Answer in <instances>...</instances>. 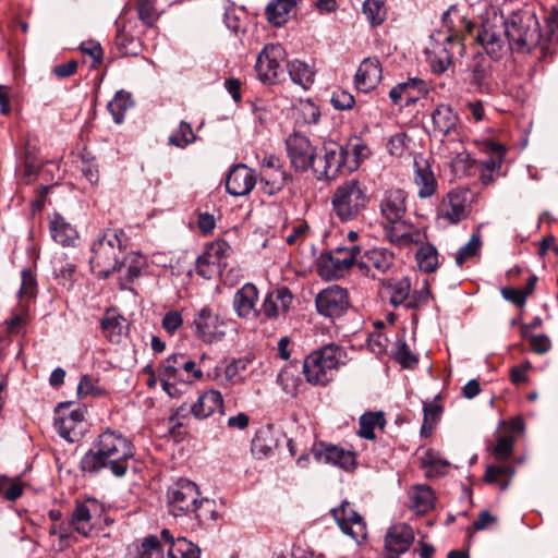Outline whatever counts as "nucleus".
<instances>
[{"mask_svg": "<svg viewBox=\"0 0 558 558\" xmlns=\"http://www.w3.org/2000/svg\"><path fill=\"white\" fill-rule=\"evenodd\" d=\"M539 38L538 21L530 11L514 12L507 20L494 13L483 22L476 35V41L494 59L500 56L506 40L511 50L527 52L538 44Z\"/></svg>", "mask_w": 558, "mask_h": 558, "instance_id": "nucleus-1", "label": "nucleus"}, {"mask_svg": "<svg viewBox=\"0 0 558 558\" xmlns=\"http://www.w3.org/2000/svg\"><path fill=\"white\" fill-rule=\"evenodd\" d=\"M134 453V446L126 437L107 429L98 436L93 448L83 456L81 470L84 473L97 474L108 469L116 477H122Z\"/></svg>", "mask_w": 558, "mask_h": 558, "instance_id": "nucleus-2", "label": "nucleus"}, {"mask_svg": "<svg viewBox=\"0 0 558 558\" xmlns=\"http://www.w3.org/2000/svg\"><path fill=\"white\" fill-rule=\"evenodd\" d=\"M457 15L459 23L466 34H471L475 25L458 15L456 5H451L442 14V25L448 34L437 32L430 36V45L426 48L427 61L434 73H444L451 64L453 48H460L462 41L461 31L453 23L451 16Z\"/></svg>", "mask_w": 558, "mask_h": 558, "instance_id": "nucleus-3", "label": "nucleus"}, {"mask_svg": "<svg viewBox=\"0 0 558 558\" xmlns=\"http://www.w3.org/2000/svg\"><path fill=\"white\" fill-rule=\"evenodd\" d=\"M129 238L122 229H107L97 236L90 247L92 271L101 279L120 268V254L126 250Z\"/></svg>", "mask_w": 558, "mask_h": 558, "instance_id": "nucleus-4", "label": "nucleus"}, {"mask_svg": "<svg viewBox=\"0 0 558 558\" xmlns=\"http://www.w3.org/2000/svg\"><path fill=\"white\" fill-rule=\"evenodd\" d=\"M369 203L368 189L357 179L343 181L331 195L332 213L341 222H351L363 217Z\"/></svg>", "mask_w": 558, "mask_h": 558, "instance_id": "nucleus-5", "label": "nucleus"}, {"mask_svg": "<svg viewBox=\"0 0 558 558\" xmlns=\"http://www.w3.org/2000/svg\"><path fill=\"white\" fill-rule=\"evenodd\" d=\"M347 363L345 350L335 343L326 344L310 353L303 362L306 381L325 386L330 383L338 369Z\"/></svg>", "mask_w": 558, "mask_h": 558, "instance_id": "nucleus-6", "label": "nucleus"}, {"mask_svg": "<svg viewBox=\"0 0 558 558\" xmlns=\"http://www.w3.org/2000/svg\"><path fill=\"white\" fill-rule=\"evenodd\" d=\"M102 524H108L104 504L95 498L75 502L70 518V525L74 532L89 538L101 529Z\"/></svg>", "mask_w": 558, "mask_h": 558, "instance_id": "nucleus-7", "label": "nucleus"}, {"mask_svg": "<svg viewBox=\"0 0 558 558\" xmlns=\"http://www.w3.org/2000/svg\"><path fill=\"white\" fill-rule=\"evenodd\" d=\"M199 497L198 487L186 478H180L167 490L169 512L173 517L191 515Z\"/></svg>", "mask_w": 558, "mask_h": 558, "instance_id": "nucleus-8", "label": "nucleus"}, {"mask_svg": "<svg viewBox=\"0 0 558 558\" xmlns=\"http://www.w3.org/2000/svg\"><path fill=\"white\" fill-rule=\"evenodd\" d=\"M228 322L209 306H203L194 314L193 327L196 337L205 343L221 341L227 333Z\"/></svg>", "mask_w": 558, "mask_h": 558, "instance_id": "nucleus-9", "label": "nucleus"}, {"mask_svg": "<svg viewBox=\"0 0 558 558\" xmlns=\"http://www.w3.org/2000/svg\"><path fill=\"white\" fill-rule=\"evenodd\" d=\"M347 171L345 149L337 143L323 146V155L316 157L313 174L318 181L335 180L340 173Z\"/></svg>", "mask_w": 558, "mask_h": 558, "instance_id": "nucleus-10", "label": "nucleus"}, {"mask_svg": "<svg viewBox=\"0 0 558 558\" xmlns=\"http://www.w3.org/2000/svg\"><path fill=\"white\" fill-rule=\"evenodd\" d=\"M231 247L225 240H216L206 245L196 260V274L205 279L220 275L227 267Z\"/></svg>", "mask_w": 558, "mask_h": 558, "instance_id": "nucleus-11", "label": "nucleus"}, {"mask_svg": "<svg viewBox=\"0 0 558 558\" xmlns=\"http://www.w3.org/2000/svg\"><path fill=\"white\" fill-rule=\"evenodd\" d=\"M286 50L280 44H268L258 53L255 70L258 78L265 84H275L283 73L282 62Z\"/></svg>", "mask_w": 558, "mask_h": 558, "instance_id": "nucleus-12", "label": "nucleus"}, {"mask_svg": "<svg viewBox=\"0 0 558 558\" xmlns=\"http://www.w3.org/2000/svg\"><path fill=\"white\" fill-rule=\"evenodd\" d=\"M286 149L291 168L296 172L313 171L317 153L307 136L294 132L286 138Z\"/></svg>", "mask_w": 558, "mask_h": 558, "instance_id": "nucleus-13", "label": "nucleus"}, {"mask_svg": "<svg viewBox=\"0 0 558 558\" xmlns=\"http://www.w3.org/2000/svg\"><path fill=\"white\" fill-rule=\"evenodd\" d=\"M395 254L386 247H372L359 256L357 268L373 279L388 274L395 266Z\"/></svg>", "mask_w": 558, "mask_h": 558, "instance_id": "nucleus-14", "label": "nucleus"}, {"mask_svg": "<svg viewBox=\"0 0 558 558\" xmlns=\"http://www.w3.org/2000/svg\"><path fill=\"white\" fill-rule=\"evenodd\" d=\"M71 402L60 403L54 411V427L59 435L74 442L82 434L84 413L81 409L70 410Z\"/></svg>", "mask_w": 558, "mask_h": 558, "instance_id": "nucleus-15", "label": "nucleus"}, {"mask_svg": "<svg viewBox=\"0 0 558 558\" xmlns=\"http://www.w3.org/2000/svg\"><path fill=\"white\" fill-rule=\"evenodd\" d=\"M315 303L318 313L326 317H339L350 306L348 291L339 286H331L320 291Z\"/></svg>", "mask_w": 558, "mask_h": 558, "instance_id": "nucleus-16", "label": "nucleus"}, {"mask_svg": "<svg viewBox=\"0 0 558 558\" xmlns=\"http://www.w3.org/2000/svg\"><path fill=\"white\" fill-rule=\"evenodd\" d=\"M167 376L184 383H191L203 378L201 364L190 356L177 353L168 356L160 365Z\"/></svg>", "mask_w": 558, "mask_h": 558, "instance_id": "nucleus-17", "label": "nucleus"}, {"mask_svg": "<svg viewBox=\"0 0 558 558\" xmlns=\"http://www.w3.org/2000/svg\"><path fill=\"white\" fill-rule=\"evenodd\" d=\"M331 513L344 534L356 542L365 539L367 534L366 523L363 517L351 507L350 502L343 501L338 508H333Z\"/></svg>", "mask_w": 558, "mask_h": 558, "instance_id": "nucleus-18", "label": "nucleus"}, {"mask_svg": "<svg viewBox=\"0 0 558 558\" xmlns=\"http://www.w3.org/2000/svg\"><path fill=\"white\" fill-rule=\"evenodd\" d=\"M312 454L318 462L329 463L344 471L355 466V454L336 445L318 442L312 447Z\"/></svg>", "mask_w": 558, "mask_h": 558, "instance_id": "nucleus-19", "label": "nucleus"}, {"mask_svg": "<svg viewBox=\"0 0 558 558\" xmlns=\"http://www.w3.org/2000/svg\"><path fill=\"white\" fill-rule=\"evenodd\" d=\"M466 196L468 191H450L437 208V218L450 225H456L465 219L468 216Z\"/></svg>", "mask_w": 558, "mask_h": 558, "instance_id": "nucleus-20", "label": "nucleus"}, {"mask_svg": "<svg viewBox=\"0 0 558 558\" xmlns=\"http://www.w3.org/2000/svg\"><path fill=\"white\" fill-rule=\"evenodd\" d=\"M432 126L435 136L459 135L462 129L458 112L449 104H439L432 112Z\"/></svg>", "mask_w": 558, "mask_h": 558, "instance_id": "nucleus-21", "label": "nucleus"}, {"mask_svg": "<svg viewBox=\"0 0 558 558\" xmlns=\"http://www.w3.org/2000/svg\"><path fill=\"white\" fill-rule=\"evenodd\" d=\"M407 192L402 189L386 190L379 201L380 215L390 223L401 221L407 211Z\"/></svg>", "mask_w": 558, "mask_h": 558, "instance_id": "nucleus-22", "label": "nucleus"}, {"mask_svg": "<svg viewBox=\"0 0 558 558\" xmlns=\"http://www.w3.org/2000/svg\"><path fill=\"white\" fill-rule=\"evenodd\" d=\"M427 84L420 77H410L405 82L398 83L389 92V98L395 105L404 101V106L410 107L417 102L427 94Z\"/></svg>", "mask_w": 558, "mask_h": 558, "instance_id": "nucleus-23", "label": "nucleus"}, {"mask_svg": "<svg viewBox=\"0 0 558 558\" xmlns=\"http://www.w3.org/2000/svg\"><path fill=\"white\" fill-rule=\"evenodd\" d=\"M255 185V173L244 163L233 166L226 179V190L233 196L247 195Z\"/></svg>", "mask_w": 558, "mask_h": 558, "instance_id": "nucleus-24", "label": "nucleus"}, {"mask_svg": "<svg viewBox=\"0 0 558 558\" xmlns=\"http://www.w3.org/2000/svg\"><path fill=\"white\" fill-rule=\"evenodd\" d=\"M293 295L288 288H277L269 291L262 304L260 313L270 320L278 319L280 316H284L291 304Z\"/></svg>", "mask_w": 558, "mask_h": 558, "instance_id": "nucleus-25", "label": "nucleus"}, {"mask_svg": "<svg viewBox=\"0 0 558 558\" xmlns=\"http://www.w3.org/2000/svg\"><path fill=\"white\" fill-rule=\"evenodd\" d=\"M257 301L258 290L256 286L247 282L234 293L232 308L239 318L248 319L256 317L258 315L256 308Z\"/></svg>", "mask_w": 558, "mask_h": 558, "instance_id": "nucleus-26", "label": "nucleus"}, {"mask_svg": "<svg viewBox=\"0 0 558 558\" xmlns=\"http://www.w3.org/2000/svg\"><path fill=\"white\" fill-rule=\"evenodd\" d=\"M414 541V533L410 525L399 523L390 526L385 536V548L395 556L408 551Z\"/></svg>", "mask_w": 558, "mask_h": 558, "instance_id": "nucleus-27", "label": "nucleus"}, {"mask_svg": "<svg viewBox=\"0 0 558 558\" xmlns=\"http://www.w3.org/2000/svg\"><path fill=\"white\" fill-rule=\"evenodd\" d=\"M383 69L378 59H364L355 74L356 88L363 93L373 90L381 81Z\"/></svg>", "mask_w": 558, "mask_h": 558, "instance_id": "nucleus-28", "label": "nucleus"}, {"mask_svg": "<svg viewBox=\"0 0 558 558\" xmlns=\"http://www.w3.org/2000/svg\"><path fill=\"white\" fill-rule=\"evenodd\" d=\"M146 266L145 257L140 253H129L123 259H120V268L114 269V272H119V284L122 290L129 289L130 284L137 279L142 270Z\"/></svg>", "mask_w": 558, "mask_h": 558, "instance_id": "nucleus-29", "label": "nucleus"}, {"mask_svg": "<svg viewBox=\"0 0 558 558\" xmlns=\"http://www.w3.org/2000/svg\"><path fill=\"white\" fill-rule=\"evenodd\" d=\"M413 183L417 190V196L422 199L429 198L436 194L438 182L426 160L414 161Z\"/></svg>", "mask_w": 558, "mask_h": 558, "instance_id": "nucleus-30", "label": "nucleus"}, {"mask_svg": "<svg viewBox=\"0 0 558 558\" xmlns=\"http://www.w3.org/2000/svg\"><path fill=\"white\" fill-rule=\"evenodd\" d=\"M191 412L198 420L207 418L215 412L223 414V398L221 393L214 389L204 392L191 407Z\"/></svg>", "mask_w": 558, "mask_h": 558, "instance_id": "nucleus-31", "label": "nucleus"}, {"mask_svg": "<svg viewBox=\"0 0 558 558\" xmlns=\"http://www.w3.org/2000/svg\"><path fill=\"white\" fill-rule=\"evenodd\" d=\"M302 0H272L266 9L267 21L275 27L283 26L294 14L295 8Z\"/></svg>", "mask_w": 558, "mask_h": 558, "instance_id": "nucleus-32", "label": "nucleus"}, {"mask_svg": "<svg viewBox=\"0 0 558 558\" xmlns=\"http://www.w3.org/2000/svg\"><path fill=\"white\" fill-rule=\"evenodd\" d=\"M51 238L62 246H72L78 238L75 228L65 221V219L54 214L49 222Z\"/></svg>", "mask_w": 558, "mask_h": 558, "instance_id": "nucleus-33", "label": "nucleus"}, {"mask_svg": "<svg viewBox=\"0 0 558 558\" xmlns=\"http://www.w3.org/2000/svg\"><path fill=\"white\" fill-rule=\"evenodd\" d=\"M470 83L481 93H490L493 90L492 63L483 58L474 59L471 68Z\"/></svg>", "mask_w": 558, "mask_h": 558, "instance_id": "nucleus-34", "label": "nucleus"}, {"mask_svg": "<svg viewBox=\"0 0 558 558\" xmlns=\"http://www.w3.org/2000/svg\"><path fill=\"white\" fill-rule=\"evenodd\" d=\"M360 247L357 245L339 246L329 254V262L335 269L336 275L350 269L354 264L357 265Z\"/></svg>", "mask_w": 558, "mask_h": 558, "instance_id": "nucleus-35", "label": "nucleus"}, {"mask_svg": "<svg viewBox=\"0 0 558 558\" xmlns=\"http://www.w3.org/2000/svg\"><path fill=\"white\" fill-rule=\"evenodd\" d=\"M381 284L386 289L389 303L393 307H398L400 305H404L407 307V302H409L411 292V281L408 277L384 280Z\"/></svg>", "mask_w": 558, "mask_h": 558, "instance_id": "nucleus-36", "label": "nucleus"}, {"mask_svg": "<svg viewBox=\"0 0 558 558\" xmlns=\"http://www.w3.org/2000/svg\"><path fill=\"white\" fill-rule=\"evenodd\" d=\"M514 474L515 469L511 463L500 462L486 468L484 481L487 484L498 486L500 490H505L510 485Z\"/></svg>", "mask_w": 558, "mask_h": 558, "instance_id": "nucleus-37", "label": "nucleus"}, {"mask_svg": "<svg viewBox=\"0 0 558 558\" xmlns=\"http://www.w3.org/2000/svg\"><path fill=\"white\" fill-rule=\"evenodd\" d=\"M426 235L420 229L409 226L404 230L395 227L389 232V240L392 244L400 247H408L412 244H421L425 241Z\"/></svg>", "mask_w": 558, "mask_h": 558, "instance_id": "nucleus-38", "label": "nucleus"}, {"mask_svg": "<svg viewBox=\"0 0 558 558\" xmlns=\"http://www.w3.org/2000/svg\"><path fill=\"white\" fill-rule=\"evenodd\" d=\"M288 178L289 175L283 167L260 172L262 191L265 194L275 195L284 187Z\"/></svg>", "mask_w": 558, "mask_h": 558, "instance_id": "nucleus-39", "label": "nucleus"}, {"mask_svg": "<svg viewBox=\"0 0 558 558\" xmlns=\"http://www.w3.org/2000/svg\"><path fill=\"white\" fill-rule=\"evenodd\" d=\"M288 73L293 83L307 89L314 83L315 72L313 69L301 60H292L287 64Z\"/></svg>", "mask_w": 558, "mask_h": 558, "instance_id": "nucleus-40", "label": "nucleus"}, {"mask_svg": "<svg viewBox=\"0 0 558 558\" xmlns=\"http://www.w3.org/2000/svg\"><path fill=\"white\" fill-rule=\"evenodd\" d=\"M342 148L345 149L347 172L355 171L367 157V146L359 137L349 141Z\"/></svg>", "mask_w": 558, "mask_h": 558, "instance_id": "nucleus-41", "label": "nucleus"}, {"mask_svg": "<svg viewBox=\"0 0 558 558\" xmlns=\"http://www.w3.org/2000/svg\"><path fill=\"white\" fill-rule=\"evenodd\" d=\"M105 337L111 342H118L125 328V319L114 312L107 311L100 322Z\"/></svg>", "mask_w": 558, "mask_h": 558, "instance_id": "nucleus-42", "label": "nucleus"}, {"mask_svg": "<svg viewBox=\"0 0 558 558\" xmlns=\"http://www.w3.org/2000/svg\"><path fill=\"white\" fill-rule=\"evenodd\" d=\"M114 45L123 57L137 56L141 49L140 40L128 32L124 25H118Z\"/></svg>", "mask_w": 558, "mask_h": 558, "instance_id": "nucleus-43", "label": "nucleus"}, {"mask_svg": "<svg viewBox=\"0 0 558 558\" xmlns=\"http://www.w3.org/2000/svg\"><path fill=\"white\" fill-rule=\"evenodd\" d=\"M411 500L415 511L425 514L434 508L435 495L429 486L417 485L413 487Z\"/></svg>", "mask_w": 558, "mask_h": 558, "instance_id": "nucleus-44", "label": "nucleus"}, {"mask_svg": "<svg viewBox=\"0 0 558 558\" xmlns=\"http://www.w3.org/2000/svg\"><path fill=\"white\" fill-rule=\"evenodd\" d=\"M417 265L425 272H434L438 268V252L430 243H421V247L415 254Z\"/></svg>", "mask_w": 558, "mask_h": 558, "instance_id": "nucleus-45", "label": "nucleus"}, {"mask_svg": "<svg viewBox=\"0 0 558 558\" xmlns=\"http://www.w3.org/2000/svg\"><path fill=\"white\" fill-rule=\"evenodd\" d=\"M296 123L316 124L320 118L319 108L310 99L300 100L293 108Z\"/></svg>", "mask_w": 558, "mask_h": 558, "instance_id": "nucleus-46", "label": "nucleus"}, {"mask_svg": "<svg viewBox=\"0 0 558 558\" xmlns=\"http://www.w3.org/2000/svg\"><path fill=\"white\" fill-rule=\"evenodd\" d=\"M386 420L383 412H367L360 417L359 435L365 439H374L376 427L384 428Z\"/></svg>", "mask_w": 558, "mask_h": 558, "instance_id": "nucleus-47", "label": "nucleus"}, {"mask_svg": "<svg viewBox=\"0 0 558 558\" xmlns=\"http://www.w3.org/2000/svg\"><path fill=\"white\" fill-rule=\"evenodd\" d=\"M216 508L217 506L214 499L198 498L197 502L194 505L192 514L202 524L215 522L219 518V513Z\"/></svg>", "mask_w": 558, "mask_h": 558, "instance_id": "nucleus-48", "label": "nucleus"}, {"mask_svg": "<svg viewBox=\"0 0 558 558\" xmlns=\"http://www.w3.org/2000/svg\"><path fill=\"white\" fill-rule=\"evenodd\" d=\"M276 441L270 437L269 432H258L252 440L251 451L257 459L268 457L275 449Z\"/></svg>", "mask_w": 558, "mask_h": 558, "instance_id": "nucleus-49", "label": "nucleus"}, {"mask_svg": "<svg viewBox=\"0 0 558 558\" xmlns=\"http://www.w3.org/2000/svg\"><path fill=\"white\" fill-rule=\"evenodd\" d=\"M131 106L130 94L120 90L117 92L114 98L108 104V110L112 114L114 122L120 124L123 122L125 112Z\"/></svg>", "mask_w": 558, "mask_h": 558, "instance_id": "nucleus-50", "label": "nucleus"}, {"mask_svg": "<svg viewBox=\"0 0 558 558\" xmlns=\"http://www.w3.org/2000/svg\"><path fill=\"white\" fill-rule=\"evenodd\" d=\"M168 558H199V549L185 537H179L167 549Z\"/></svg>", "mask_w": 558, "mask_h": 558, "instance_id": "nucleus-51", "label": "nucleus"}, {"mask_svg": "<svg viewBox=\"0 0 558 558\" xmlns=\"http://www.w3.org/2000/svg\"><path fill=\"white\" fill-rule=\"evenodd\" d=\"M135 9L140 21L146 27H153L159 20V12L153 0H137Z\"/></svg>", "mask_w": 558, "mask_h": 558, "instance_id": "nucleus-52", "label": "nucleus"}, {"mask_svg": "<svg viewBox=\"0 0 558 558\" xmlns=\"http://www.w3.org/2000/svg\"><path fill=\"white\" fill-rule=\"evenodd\" d=\"M362 10L372 25H380L386 19L385 0H365Z\"/></svg>", "mask_w": 558, "mask_h": 558, "instance_id": "nucleus-53", "label": "nucleus"}, {"mask_svg": "<svg viewBox=\"0 0 558 558\" xmlns=\"http://www.w3.org/2000/svg\"><path fill=\"white\" fill-rule=\"evenodd\" d=\"M196 136L191 124L185 121H181L178 130L169 136L168 143L169 145L178 148H185L187 145L192 144Z\"/></svg>", "mask_w": 558, "mask_h": 558, "instance_id": "nucleus-54", "label": "nucleus"}, {"mask_svg": "<svg viewBox=\"0 0 558 558\" xmlns=\"http://www.w3.org/2000/svg\"><path fill=\"white\" fill-rule=\"evenodd\" d=\"M136 558H163V548L158 536L149 535L142 541Z\"/></svg>", "mask_w": 558, "mask_h": 558, "instance_id": "nucleus-55", "label": "nucleus"}, {"mask_svg": "<svg viewBox=\"0 0 558 558\" xmlns=\"http://www.w3.org/2000/svg\"><path fill=\"white\" fill-rule=\"evenodd\" d=\"M482 239L478 232H475L471 235L469 242L461 246L456 254V264L458 266H462L463 263L471 257L475 256L481 248Z\"/></svg>", "mask_w": 558, "mask_h": 558, "instance_id": "nucleus-56", "label": "nucleus"}, {"mask_svg": "<svg viewBox=\"0 0 558 558\" xmlns=\"http://www.w3.org/2000/svg\"><path fill=\"white\" fill-rule=\"evenodd\" d=\"M22 492L23 486L19 480L0 476V497L14 501L22 495Z\"/></svg>", "mask_w": 558, "mask_h": 558, "instance_id": "nucleus-57", "label": "nucleus"}, {"mask_svg": "<svg viewBox=\"0 0 558 558\" xmlns=\"http://www.w3.org/2000/svg\"><path fill=\"white\" fill-rule=\"evenodd\" d=\"M514 437L510 434L498 435L496 445L493 448V453L497 460H507L513 453Z\"/></svg>", "mask_w": 558, "mask_h": 558, "instance_id": "nucleus-58", "label": "nucleus"}, {"mask_svg": "<svg viewBox=\"0 0 558 558\" xmlns=\"http://www.w3.org/2000/svg\"><path fill=\"white\" fill-rule=\"evenodd\" d=\"M424 422L421 428L423 436H428L434 427V424L438 421L441 408L436 403H426L423 405Z\"/></svg>", "mask_w": 558, "mask_h": 558, "instance_id": "nucleus-59", "label": "nucleus"}, {"mask_svg": "<svg viewBox=\"0 0 558 558\" xmlns=\"http://www.w3.org/2000/svg\"><path fill=\"white\" fill-rule=\"evenodd\" d=\"M396 360L404 368H414L418 363V359L411 352L404 341L398 342Z\"/></svg>", "mask_w": 558, "mask_h": 558, "instance_id": "nucleus-60", "label": "nucleus"}, {"mask_svg": "<svg viewBox=\"0 0 558 558\" xmlns=\"http://www.w3.org/2000/svg\"><path fill=\"white\" fill-rule=\"evenodd\" d=\"M330 101L332 106L338 110H349L353 108L355 104L353 95L343 89L335 90Z\"/></svg>", "mask_w": 558, "mask_h": 558, "instance_id": "nucleus-61", "label": "nucleus"}, {"mask_svg": "<svg viewBox=\"0 0 558 558\" xmlns=\"http://www.w3.org/2000/svg\"><path fill=\"white\" fill-rule=\"evenodd\" d=\"M430 298L429 284L427 281L423 282V287L415 290L412 294L410 293L409 302H407V308H417L428 303Z\"/></svg>", "mask_w": 558, "mask_h": 558, "instance_id": "nucleus-62", "label": "nucleus"}, {"mask_svg": "<svg viewBox=\"0 0 558 558\" xmlns=\"http://www.w3.org/2000/svg\"><path fill=\"white\" fill-rule=\"evenodd\" d=\"M161 325L169 335H174L183 325L182 314L178 311L167 312L162 318Z\"/></svg>", "mask_w": 558, "mask_h": 558, "instance_id": "nucleus-63", "label": "nucleus"}, {"mask_svg": "<svg viewBox=\"0 0 558 558\" xmlns=\"http://www.w3.org/2000/svg\"><path fill=\"white\" fill-rule=\"evenodd\" d=\"M548 41L558 44V9L554 8L545 19Z\"/></svg>", "mask_w": 558, "mask_h": 558, "instance_id": "nucleus-64", "label": "nucleus"}]
</instances>
